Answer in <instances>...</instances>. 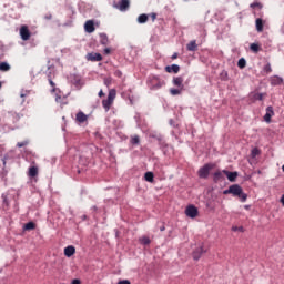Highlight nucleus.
<instances>
[{"instance_id": "18", "label": "nucleus", "mask_w": 284, "mask_h": 284, "mask_svg": "<svg viewBox=\"0 0 284 284\" xmlns=\"http://www.w3.org/2000/svg\"><path fill=\"white\" fill-rule=\"evenodd\" d=\"M270 81H271V85H281V83H283V78L278 75H273L271 77Z\"/></svg>"}, {"instance_id": "40", "label": "nucleus", "mask_w": 284, "mask_h": 284, "mask_svg": "<svg viewBox=\"0 0 284 284\" xmlns=\"http://www.w3.org/2000/svg\"><path fill=\"white\" fill-rule=\"evenodd\" d=\"M71 284H81V280H73Z\"/></svg>"}, {"instance_id": "14", "label": "nucleus", "mask_w": 284, "mask_h": 284, "mask_svg": "<svg viewBox=\"0 0 284 284\" xmlns=\"http://www.w3.org/2000/svg\"><path fill=\"white\" fill-rule=\"evenodd\" d=\"M84 30H85V32H89V34H92V32H94V21L88 20L84 23Z\"/></svg>"}, {"instance_id": "41", "label": "nucleus", "mask_w": 284, "mask_h": 284, "mask_svg": "<svg viewBox=\"0 0 284 284\" xmlns=\"http://www.w3.org/2000/svg\"><path fill=\"white\" fill-rule=\"evenodd\" d=\"M49 83L51 88H54L55 84H54V81H52V79H49Z\"/></svg>"}, {"instance_id": "33", "label": "nucleus", "mask_w": 284, "mask_h": 284, "mask_svg": "<svg viewBox=\"0 0 284 284\" xmlns=\"http://www.w3.org/2000/svg\"><path fill=\"white\" fill-rule=\"evenodd\" d=\"M131 143H132L133 145H139V143H140L139 135H134V136H132V139H131Z\"/></svg>"}, {"instance_id": "7", "label": "nucleus", "mask_w": 284, "mask_h": 284, "mask_svg": "<svg viewBox=\"0 0 284 284\" xmlns=\"http://www.w3.org/2000/svg\"><path fill=\"white\" fill-rule=\"evenodd\" d=\"M20 37L22 41H28L30 39V30L28 29L27 26H22L20 28Z\"/></svg>"}, {"instance_id": "28", "label": "nucleus", "mask_w": 284, "mask_h": 284, "mask_svg": "<svg viewBox=\"0 0 284 284\" xmlns=\"http://www.w3.org/2000/svg\"><path fill=\"white\" fill-rule=\"evenodd\" d=\"M138 22L139 23H146L148 22V14L142 13L138 17Z\"/></svg>"}, {"instance_id": "2", "label": "nucleus", "mask_w": 284, "mask_h": 284, "mask_svg": "<svg viewBox=\"0 0 284 284\" xmlns=\"http://www.w3.org/2000/svg\"><path fill=\"white\" fill-rule=\"evenodd\" d=\"M114 99H116V89H111L109 90L108 99L102 101V108H104L105 112H110V108H112Z\"/></svg>"}, {"instance_id": "50", "label": "nucleus", "mask_w": 284, "mask_h": 284, "mask_svg": "<svg viewBox=\"0 0 284 284\" xmlns=\"http://www.w3.org/2000/svg\"><path fill=\"white\" fill-rule=\"evenodd\" d=\"M222 74H224V77H227V72H223Z\"/></svg>"}, {"instance_id": "36", "label": "nucleus", "mask_w": 284, "mask_h": 284, "mask_svg": "<svg viewBox=\"0 0 284 284\" xmlns=\"http://www.w3.org/2000/svg\"><path fill=\"white\" fill-rule=\"evenodd\" d=\"M263 97H264L263 93H256V94L254 95V99H256L257 101H263Z\"/></svg>"}, {"instance_id": "32", "label": "nucleus", "mask_w": 284, "mask_h": 284, "mask_svg": "<svg viewBox=\"0 0 284 284\" xmlns=\"http://www.w3.org/2000/svg\"><path fill=\"white\" fill-rule=\"evenodd\" d=\"M258 154H261V151H258L257 148H254L252 151H251V156L254 159L256 156H258Z\"/></svg>"}, {"instance_id": "20", "label": "nucleus", "mask_w": 284, "mask_h": 284, "mask_svg": "<svg viewBox=\"0 0 284 284\" xmlns=\"http://www.w3.org/2000/svg\"><path fill=\"white\" fill-rule=\"evenodd\" d=\"M255 28L258 32H263V19L257 18L255 20Z\"/></svg>"}, {"instance_id": "30", "label": "nucleus", "mask_w": 284, "mask_h": 284, "mask_svg": "<svg viewBox=\"0 0 284 284\" xmlns=\"http://www.w3.org/2000/svg\"><path fill=\"white\" fill-rule=\"evenodd\" d=\"M250 50H252V52H258V50H261V47L257 43H252L250 45Z\"/></svg>"}, {"instance_id": "48", "label": "nucleus", "mask_w": 284, "mask_h": 284, "mask_svg": "<svg viewBox=\"0 0 284 284\" xmlns=\"http://www.w3.org/2000/svg\"><path fill=\"white\" fill-rule=\"evenodd\" d=\"M161 232H165V226H161Z\"/></svg>"}, {"instance_id": "46", "label": "nucleus", "mask_w": 284, "mask_h": 284, "mask_svg": "<svg viewBox=\"0 0 284 284\" xmlns=\"http://www.w3.org/2000/svg\"><path fill=\"white\" fill-rule=\"evenodd\" d=\"M104 54H110V48L104 49Z\"/></svg>"}, {"instance_id": "52", "label": "nucleus", "mask_w": 284, "mask_h": 284, "mask_svg": "<svg viewBox=\"0 0 284 284\" xmlns=\"http://www.w3.org/2000/svg\"><path fill=\"white\" fill-rule=\"evenodd\" d=\"M282 171L284 172V164H283V166H282Z\"/></svg>"}, {"instance_id": "4", "label": "nucleus", "mask_w": 284, "mask_h": 284, "mask_svg": "<svg viewBox=\"0 0 284 284\" xmlns=\"http://www.w3.org/2000/svg\"><path fill=\"white\" fill-rule=\"evenodd\" d=\"M185 215L189 219H196V216H199V209H196L194 205H189L185 209Z\"/></svg>"}, {"instance_id": "3", "label": "nucleus", "mask_w": 284, "mask_h": 284, "mask_svg": "<svg viewBox=\"0 0 284 284\" xmlns=\"http://www.w3.org/2000/svg\"><path fill=\"white\" fill-rule=\"evenodd\" d=\"M214 164L207 163L199 170L200 179H207L210 176V170H213Z\"/></svg>"}, {"instance_id": "10", "label": "nucleus", "mask_w": 284, "mask_h": 284, "mask_svg": "<svg viewBox=\"0 0 284 284\" xmlns=\"http://www.w3.org/2000/svg\"><path fill=\"white\" fill-rule=\"evenodd\" d=\"M175 88H180L181 90H185V85L183 84V77H175L172 81Z\"/></svg>"}, {"instance_id": "27", "label": "nucleus", "mask_w": 284, "mask_h": 284, "mask_svg": "<svg viewBox=\"0 0 284 284\" xmlns=\"http://www.w3.org/2000/svg\"><path fill=\"white\" fill-rule=\"evenodd\" d=\"M247 65V61H245V58H241L237 61V68H240L241 70H243V68H245Z\"/></svg>"}, {"instance_id": "13", "label": "nucleus", "mask_w": 284, "mask_h": 284, "mask_svg": "<svg viewBox=\"0 0 284 284\" xmlns=\"http://www.w3.org/2000/svg\"><path fill=\"white\" fill-rule=\"evenodd\" d=\"M272 116H274V109L272 106L266 108V114L264 115V121L270 123L272 121Z\"/></svg>"}, {"instance_id": "51", "label": "nucleus", "mask_w": 284, "mask_h": 284, "mask_svg": "<svg viewBox=\"0 0 284 284\" xmlns=\"http://www.w3.org/2000/svg\"><path fill=\"white\" fill-rule=\"evenodd\" d=\"M59 99H61V97L55 98V101H59Z\"/></svg>"}, {"instance_id": "47", "label": "nucleus", "mask_w": 284, "mask_h": 284, "mask_svg": "<svg viewBox=\"0 0 284 284\" xmlns=\"http://www.w3.org/2000/svg\"><path fill=\"white\" fill-rule=\"evenodd\" d=\"M44 19H48V20L52 19V14L45 16Z\"/></svg>"}, {"instance_id": "11", "label": "nucleus", "mask_w": 284, "mask_h": 284, "mask_svg": "<svg viewBox=\"0 0 284 284\" xmlns=\"http://www.w3.org/2000/svg\"><path fill=\"white\" fill-rule=\"evenodd\" d=\"M87 60L88 61H103V55H101V53H88Z\"/></svg>"}, {"instance_id": "24", "label": "nucleus", "mask_w": 284, "mask_h": 284, "mask_svg": "<svg viewBox=\"0 0 284 284\" xmlns=\"http://www.w3.org/2000/svg\"><path fill=\"white\" fill-rule=\"evenodd\" d=\"M10 71V64L8 62H0V72Z\"/></svg>"}, {"instance_id": "8", "label": "nucleus", "mask_w": 284, "mask_h": 284, "mask_svg": "<svg viewBox=\"0 0 284 284\" xmlns=\"http://www.w3.org/2000/svg\"><path fill=\"white\" fill-rule=\"evenodd\" d=\"M223 174L229 181H231V183H234V181H236V178L239 176V172H230L227 170H223Z\"/></svg>"}, {"instance_id": "26", "label": "nucleus", "mask_w": 284, "mask_h": 284, "mask_svg": "<svg viewBox=\"0 0 284 284\" xmlns=\"http://www.w3.org/2000/svg\"><path fill=\"white\" fill-rule=\"evenodd\" d=\"M100 43H101L102 45H108V43H109L108 34H105V33H100Z\"/></svg>"}, {"instance_id": "44", "label": "nucleus", "mask_w": 284, "mask_h": 284, "mask_svg": "<svg viewBox=\"0 0 284 284\" xmlns=\"http://www.w3.org/2000/svg\"><path fill=\"white\" fill-rule=\"evenodd\" d=\"M280 203H282L283 207H284V194L282 195V197L280 199Z\"/></svg>"}, {"instance_id": "21", "label": "nucleus", "mask_w": 284, "mask_h": 284, "mask_svg": "<svg viewBox=\"0 0 284 284\" xmlns=\"http://www.w3.org/2000/svg\"><path fill=\"white\" fill-rule=\"evenodd\" d=\"M185 90L184 89H170V94H172V97H179L180 94H183Z\"/></svg>"}, {"instance_id": "6", "label": "nucleus", "mask_w": 284, "mask_h": 284, "mask_svg": "<svg viewBox=\"0 0 284 284\" xmlns=\"http://www.w3.org/2000/svg\"><path fill=\"white\" fill-rule=\"evenodd\" d=\"M121 12H125L130 8V0H120L118 4L114 6Z\"/></svg>"}, {"instance_id": "38", "label": "nucleus", "mask_w": 284, "mask_h": 284, "mask_svg": "<svg viewBox=\"0 0 284 284\" xmlns=\"http://www.w3.org/2000/svg\"><path fill=\"white\" fill-rule=\"evenodd\" d=\"M28 94H30V91H21L20 97H21V99H26V97H28Z\"/></svg>"}, {"instance_id": "39", "label": "nucleus", "mask_w": 284, "mask_h": 284, "mask_svg": "<svg viewBox=\"0 0 284 284\" xmlns=\"http://www.w3.org/2000/svg\"><path fill=\"white\" fill-rule=\"evenodd\" d=\"M237 230L243 231V227H240V229L236 227V226H233V227H232V231H233V232H236Z\"/></svg>"}, {"instance_id": "19", "label": "nucleus", "mask_w": 284, "mask_h": 284, "mask_svg": "<svg viewBox=\"0 0 284 284\" xmlns=\"http://www.w3.org/2000/svg\"><path fill=\"white\" fill-rule=\"evenodd\" d=\"M78 123H85V121H88V115H85V113L83 112H78L77 116H75Z\"/></svg>"}, {"instance_id": "29", "label": "nucleus", "mask_w": 284, "mask_h": 284, "mask_svg": "<svg viewBox=\"0 0 284 284\" xmlns=\"http://www.w3.org/2000/svg\"><path fill=\"white\" fill-rule=\"evenodd\" d=\"M140 243L142 245H150V243H151L150 237H148V236L140 237Z\"/></svg>"}, {"instance_id": "5", "label": "nucleus", "mask_w": 284, "mask_h": 284, "mask_svg": "<svg viewBox=\"0 0 284 284\" xmlns=\"http://www.w3.org/2000/svg\"><path fill=\"white\" fill-rule=\"evenodd\" d=\"M205 252H207V251L205 250V247L203 246V244H201V245H199V246L193 251L192 256H193V258H194L195 261H200L201 257L203 256V254H205Z\"/></svg>"}, {"instance_id": "43", "label": "nucleus", "mask_w": 284, "mask_h": 284, "mask_svg": "<svg viewBox=\"0 0 284 284\" xmlns=\"http://www.w3.org/2000/svg\"><path fill=\"white\" fill-rule=\"evenodd\" d=\"M171 59H179V53H173V55L171 57Z\"/></svg>"}, {"instance_id": "22", "label": "nucleus", "mask_w": 284, "mask_h": 284, "mask_svg": "<svg viewBox=\"0 0 284 284\" xmlns=\"http://www.w3.org/2000/svg\"><path fill=\"white\" fill-rule=\"evenodd\" d=\"M37 174H39V169L37 166L29 168V176H31V179H34Z\"/></svg>"}, {"instance_id": "42", "label": "nucleus", "mask_w": 284, "mask_h": 284, "mask_svg": "<svg viewBox=\"0 0 284 284\" xmlns=\"http://www.w3.org/2000/svg\"><path fill=\"white\" fill-rule=\"evenodd\" d=\"M98 97H105V93H103V90L99 91Z\"/></svg>"}, {"instance_id": "16", "label": "nucleus", "mask_w": 284, "mask_h": 284, "mask_svg": "<svg viewBox=\"0 0 284 284\" xmlns=\"http://www.w3.org/2000/svg\"><path fill=\"white\" fill-rule=\"evenodd\" d=\"M179 70H181V67H179V64H172V65L165 67V71L169 73L173 72V74H179Z\"/></svg>"}, {"instance_id": "34", "label": "nucleus", "mask_w": 284, "mask_h": 284, "mask_svg": "<svg viewBox=\"0 0 284 284\" xmlns=\"http://www.w3.org/2000/svg\"><path fill=\"white\" fill-rule=\"evenodd\" d=\"M24 230H34V222H28L24 225Z\"/></svg>"}, {"instance_id": "37", "label": "nucleus", "mask_w": 284, "mask_h": 284, "mask_svg": "<svg viewBox=\"0 0 284 284\" xmlns=\"http://www.w3.org/2000/svg\"><path fill=\"white\" fill-rule=\"evenodd\" d=\"M250 8H262L260 2H253L250 4Z\"/></svg>"}, {"instance_id": "12", "label": "nucleus", "mask_w": 284, "mask_h": 284, "mask_svg": "<svg viewBox=\"0 0 284 284\" xmlns=\"http://www.w3.org/2000/svg\"><path fill=\"white\" fill-rule=\"evenodd\" d=\"M77 253V248L73 245H69L64 248V256L70 258L71 256H74Z\"/></svg>"}, {"instance_id": "1", "label": "nucleus", "mask_w": 284, "mask_h": 284, "mask_svg": "<svg viewBox=\"0 0 284 284\" xmlns=\"http://www.w3.org/2000/svg\"><path fill=\"white\" fill-rule=\"evenodd\" d=\"M223 194H232V196H237L242 203L247 201V194L243 192V187L239 184L231 185L227 190L223 191Z\"/></svg>"}, {"instance_id": "17", "label": "nucleus", "mask_w": 284, "mask_h": 284, "mask_svg": "<svg viewBox=\"0 0 284 284\" xmlns=\"http://www.w3.org/2000/svg\"><path fill=\"white\" fill-rule=\"evenodd\" d=\"M186 50H189V52H196V50H199V45L196 44V40H193L190 43H187L186 44Z\"/></svg>"}, {"instance_id": "45", "label": "nucleus", "mask_w": 284, "mask_h": 284, "mask_svg": "<svg viewBox=\"0 0 284 284\" xmlns=\"http://www.w3.org/2000/svg\"><path fill=\"white\" fill-rule=\"evenodd\" d=\"M151 17H152V21L156 20V13H152Z\"/></svg>"}, {"instance_id": "31", "label": "nucleus", "mask_w": 284, "mask_h": 284, "mask_svg": "<svg viewBox=\"0 0 284 284\" xmlns=\"http://www.w3.org/2000/svg\"><path fill=\"white\" fill-rule=\"evenodd\" d=\"M165 85V82L159 81L155 85L151 87V90H159L160 88H163Z\"/></svg>"}, {"instance_id": "25", "label": "nucleus", "mask_w": 284, "mask_h": 284, "mask_svg": "<svg viewBox=\"0 0 284 284\" xmlns=\"http://www.w3.org/2000/svg\"><path fill=\"white\" fill-rule=\"evenodd\" d=\"M262 72L264 74H272V64L270 62H267L264 67H263V70Z\"/></svg>"}, {"instance_id": "49", "label": "nucleus", "mask_w": 284, "mask_h": 284, "mask_svg": "<svg viewBox=\"0 0 284 284\" xmlns=\"http://www.w3.org/2000/svg\"><path fill=\"white\" fill-rule=\"evenodd\" d=\"M244 207H245V210H250V205H245Z\"/></svg>"}, {"instance_id": "9", "label": "nucleus", "mask_w": 284, "mask_h": 284, "mask_svg": "<svg viewBox=\"0 0 284 284\" xmlns=\"http://www.w3.org/2000/svg\"><path fill=\"white\" fill-rule=\"evenodd\" d=\"M71 82L73 83V85H75V88H82L83 85V80L78 74L71 75Z\"/></svg>"}, {"instance_id": "35", "label": "nucleus", "mask_w": 284, "mask_h": 284, "mask_svg": "<svg viewBox=\"0 0 284 284\" xmlns=\"http://www.w3.org/2000/svg\"><path fill=\"white\" fill-rule=\"evenodd\" d=\"M28 143H30L28 140H26L23 142H18L17 148H26V145H28Z\"/></svg>"}, {"instance_id": "15", "label": "nucleus", "mask_w": 284, "mask_h": 284, "mask_svg": "<svg viewBox=\"0 0 284 284\" xmlns=\"http://www.w3.org/2000/svg\"><path fill=\"white\" fill-rule=\"evenodd\" d=\"M213 181H215V183H219V181H225V173H223V171H216L213 174Z\"/></svg>"}, {"instance_id": "23", "label": "nucleus", "mask_w": 284, "mask_h": 284, "mask_svg": "<svg viewBox=\"0 0 284 284\" xmlns=\"http://www.w3.org/2000/svg\"><path fill=\"white\" fill-rule=\"evenodd\" d=\"M144 179L145 181H148V183H154V173L152 172H146L144 174Z\"/></svg>"}]
</instances>
